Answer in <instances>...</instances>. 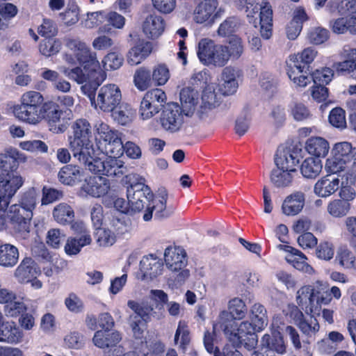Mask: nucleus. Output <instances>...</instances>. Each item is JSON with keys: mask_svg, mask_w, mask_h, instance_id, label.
Wrapping results in <instances>:
<instances>
[{"mask_svg": "<svg viewBox=\"0 0 356 356\" xmlns=\"http://www.w3.org/2000/svg\"><path fill=\"white\" fill-rule=\"evenodd\" d=\"M39 52L45 57L56 55L61 49L60 40L51 38H46L42 40L38 46Z\"/></svg>", "mask_w": 356, "mask_h": 356, "instance_id": "052dcab7", "label": "nucleus"}, {"mask_svg": "<svg viewBox=\"0 0 356 356\" xmlns=\"http://www.w3.org/2000/svg\"><path fill=\"white\" fill-rule=\"evenodd\" d=\"M305 69V66L287 64L288 76L296 88H305L313 81L312 74Z\"/></svg>", "mask_w": 356, "mask_h": 356, "instance_id": "f704fd0d", "label": "nucleus"}, {"mask_svg": "<svg viewBox=\"0 0 356 356\" xmlns=\"http://www.w3.org/2000/svg\"><path fill=\"white\" fill-rule=\"evenodd\" d=\"M184 115L177 104L168 105L161 115V124L162 127L170 133L181 131L184 124Z\"/></svg>", "mask_w": 356, "mask_h": 356, "instance_id": "f3484780", "label": "nucleus"}, {"mask_svg": "<svg viewBox=\"0 0 356 356\" xmlns=\"http://www.w3.org/2000/svg\"><path fill=\"white\" fill-rule=\"evenodd\" d=\"M318 55V51L313 47L304 49L301 52L291 55L289 57L287 64L302 66L301 63L305 65L311 64Z\"/></svg>", "mask_w": 356, "mask_h": 356, "instance_id": "5fc2aeb1", "label": "nucleus"}, {"mask_svg": "<svg viewBox=\"0 0 356 356\" xmlns=\"http://www.w3.org/2000/svg\"><path fill=\"white\" fill-rule=\"evenodd\" d=\"M24 209L17 204L12 205L6 212L5 210L6 224L7 219L9 220L13 229L22 235H26L29 232L30 222L33 217L28 218L24 214L22 210ZM6 225H5V227Z\"/></svg>", "mask_w": 356, "mask_h": 356, "instance_id": "412c9836", "label": "nucleus"}, {"mask_svg": "<svg viewBox=\"0 0 356 356\" xmlns=\"http://www.w3.org/2000/svg\"><path fill=\"white\" fill-rule=\"evenodd\" d=\"M73 135L69 136L68 143L91 141V126L86 119H78L72 125Z\"/></svg>", "mask_w": 356, "mask_h": 356, "instance_id": "4c0bfd02", "label": "nucleus"}, {"mask_svg": "<svg viewBox=\"0 0 356 356\" xmlns=\"http://www.w3.org/2000/svg\"><path fill=\"white\" fill-rule=\"evenodd\" d=\"M44 97L40 92L29 90L22 94L20 97V104L17 106L15 109H22L29 106L44 105Z\"/></svg>", "mask_w": 356, "mask_h": 356, "instance_id": "bf43d9fd", "label": "nucleus"}, {"mask_svg": "<svg viewBox=\"0 0 356 356\" xmlns=\"http://www.w3.org/2000/svg\"><path fill=\"white\" fill-rule=\"evenodd\" d=\"M284 259L287 263L299 271L308 275H313L315 273L314 269L308 264L306 255L298 249L290 254L285 255Z\"/></svg>", "mask_w": 356, "mask_h": 356, "instance_id": "ea45409f", "label": "nucleus"}, {"mask_svg": "<svg viewBox=\"0 0 356 356\" xmlns=\"http://www.w3.org/2000/svg\"><path fill=\"white\" fill-rule=\"evenodd\" d=\"M219 330H222L220 326H218L216 332H214V329L213 328L212 333L209 331L205 332L204 336V344L207 350L210 353H213L214 356H242L241 353L237 350H229V346H226L223 348L222 353H220L216 350L213 345V341L214 337L216 335V333Z\"/></svg>", "mask_w": 356, "mask_h": 356, "instance_id": "c03bdc74", "label": "nucleus"}, {"mask_svg": "<svg viewBox=\"0 0 356 356\" xmlns=\"http://www.w3.org/2000/svg\"><path fill=\"white\" fill-rule=\"evenodd\" d=\"M40 273L35 261L30 257H26L15 269L14 277L19 283H28Z\"/></svg>", "mask_w": 356, "mask_h": 356, "instance_id": "c85d7f7f", "label": "nucleus"}, {"mask_svg": "<svg viewBox=\"0 0 356 356\" xmlns=\"http://www.w3.org/2000/svg\"><path fill=\"white\" fill-rule=\"evenodd\" d=\"M97 134V148L99 156L120 157L124 154L121 133L104 122L95 126Z\"/></svg>", "mask_w": 356, "mask_h": 356, "instance_id": "0eeeda50", "label": "nucleus"}, {"mask_svg": "<svg viewBox=\"0 0 356 356\" xmlns=\"http://www.w3.org/2000/svg\"><path fill=\"white\" fill-rule=\"evenodd\" d=\"M356 8V0H331L326 5V10L331 14L343 16Z\"/></svg>", "mask_w": 356, "mask_h": 356, "instance_id": "6e6d98bb", "label": "nucleus"}, {"mask_svg": "<svg viewBox=\"0 0 356 356\" xmlns=\"http://www.w3.org/2000/svg\"><path fill=\"white\" fill-rule=\"evenodd\" d=\"M11 156L0 154V231L5 229L6 209L24 182V178L16 170L15 158L19 152L16 149H11Z\"/></svg>", "mask_w": 356, "mask_h": 356, "instance_id": "20e7f679", "label": "nucleus"}, {"mask_svg": "<svg viewBox=\"0 0 356 356\" xmlns=\"http://www.w3.org/2000/svg\"><path fill=\"white\" fill-rule=\"evenodd\" d=\"M152 77L155 86H164L170 78L168 67L163 63L156 65L152 69Z\"/></svg>", "mask_w": 356, "mask_h": 356, "instance_id": "0e129e2a", "label": "nucleus"}, {"mask_svg": "<svg viewBox=\"0 0 356 356\" xmlns=\"http://www.w3.org/2000/svg\"><path fill=\"white\" fill-rule=\"evenodd\" d=\"M83 172L76 165H67L63 167L58 172L60 181L67 185H73L83 177Z\"/></svg>", "mask_w": 356, "mask_h": 356, "instance_id": "3c124183", "label": "nucleus"}, {"mask_svg": "<svg viewBox=\"0 0 356 356\" xmlns=\"http://www.w3.org/2000/svg\"><path fill=\"white\" fill-rule=\"evenodd\" d=\"M217 0H203L195 8L193 19L197 24L213 23L220 17L221 8Z\"/></svg>", "mask_w": 356, "mask_h": 356, "instance_id": "aec40b11", "label": "nucleus"}, {"mask_svg": "<svg viewBox=\"0 0 356 356\" xmlns=\"http://www.w3.org/2000/svg\"><path fill=\"white\" fill-rule=\"evenodd\" d=\"M162 273V262L153 254L144 256L140 261V279L149 282Z\"/></svg>", "mask_w": 356, "mask_h": 356, "instance_id": "393cba45", "label": "nucleus"}, {"mask_svg": "<svg viewBox=\"0 0 356 356\" xmlns=\"http://www.w3.org/2000/svg\"><path fill=\"white\" fill-rule=\"evenodd\" d=\"M107 225L116 236L129 233L131 229V220L123 214L113 216Z\"/></svg>", "mask_w": 356, "mask_h": 356, "instance_id": "864d4df0", "label": "nucleus"}, {"mask_svg": "<svg viewBox=\"0 0 356 356\" xmlns=\"http://www.w3.org/2000/svg\"><path fill=\"white\" fill-rule=\"evenodd\" d=\"M67 50L62 54L63 60L68 65L76 66L72 69L63 67L61 72L77 83H83L90 76L102 70L97 54L92 51L86 43L79 38H67L65 40Z\"/></svg>", "mask_w": 356, "mask_h": 356, "instance_id": "f257e3e1", "label": "nucleus"}, {"mask_svg": "<svg viewBox=\"0 0 356 356\" xmlns=\"http://www.w3.org/2000/svg\"><path fill=\"white\" fill-rule=\"evenodd\" d=\"M296 325L302 332L309 337H314L320 328L316 318L313 316L307 319L303 318Z\"/></svg>", "mask_w": 356, "mask_h": 356, "instance_id": "338daca9", "label": "nucleus"}, {"mask_svg": "<svg viewBox=\"0 0 356 356\" xmlns=\"http://www.w3.org/2000/svg\"><path fill=\"white\" fill-rule=\"evenodd\" d=\"M332 296L339 300L341 297L340 289L334 286L329 292L325 284L321 281H317L312 286L301 287L297 292L296 300L298 304L305 310L306 313L318 315L322 305L331 302Z\"/></svg>", "mask_w": 356, "mask_h": 356, "instance_id": "423d86ee", "label": "nucleus"}, {"mask_svg": "<svg viewBox=\"0 0 356 356\" xmlns=\"http://www.w3.org/2000/svg\"><path fill=\"white\" fill-rule=\"evenodd\" d=\"M153 45L151 42L140 40L132 47L127 55V63L132 65H137L145 60L152 53Z\"/></svg>", "mask_w": 356, "mask_h": 356, "instance_id": "7c9ffc66", "label": "nucleus"}, {"mask_svg": "<svg viewBox=\"0 0 356 356\" xmlns=\"http://www.w3.org/2000/svg\"><path fill=\"white\" fill-rule=\"evenodd\" d=\"M180 109L186 117H196L197 107L199 104V92L197 89L186 87L180 92Z\"/></svg>", "mask_w": 356, "mask_h": 356, "instance_id": "a878e982", "label": "nucleus"}, {"mask_svg": "<svg viewBox=\"0 0 356 356\" xmlns=\"http://www.w3.org/2000/svg\"><path fill=\"white\" fill-rule=\"evenodd\" d=\"M123 61L122 55L116 51H110L104 56L102 64L104 70H115L122 65Z\"/></svg>", "mask_w": 356, "mask_h": 356, "instance_id": "69168bd1", "label": "nucleus"}, {"mask_svg": "<svg viewBox=\"0 0 356 356\" xmlns=\"http://www.w3.org/2000/svg\"><path fill=\"white\" fill-rule=\"evenodd\" d=\"M127 197L134 212L142 211L145 206V200L147 201L143 220H150L153 214L155 218L161 219L170 217L174 209L171 206L167 205L168 193L161 191L156 195H153L150 188L143 183L131 184L127 188Z\"/></svg>", "mask_w": 356, "mask_h": 356, "instance_id": "f03ea898", "label": "nucleus"}, {"mask_svg": "<svg viewBox=\"0 0 356 356\" xmlns=\"http://www.w3.org/2000/svg\"><path fill=\"white\" fill-rule=\"evenodd\" d=\"M164 261L169 270L178 273L177 276L178 282H184L189 276V271L184 269L187 264V255L183 248L168 247L164 252Z\"/></svg>", "mask_w": 356, "mask_h": 356, "instance_id": "9b49d317", "label": "nucleus"}, {"mask_svg": "<svg viewBox=\"0 0 356 356\" xmlns=\"http://www.w3.org/2000/svg\"><path fill=\"white\" fill-rule=\"evenodd\" d=\"M339 182V178L327 175L316 182L314 186V193L318 197H327L338 190Z\"/></svg>", "mask_w": 356, "mask_h": 356, "instance_id": "72a5a7b5", "label": "nucleus"}, {"mask_svg": "<svg viewBox=\"0 0 356 356\" xmlns=\"http://www.w3.org/2000/svg\"><path fill=\"white\" fill-rule=\"evenodd\" d=\"M342 60L333 64L336 73L340 75H351L355 77L356 72V48L344 45L339 52Z\"/></svg>", "mask_w": 356, "mask_h": 356, "instance_id": "6ab92c4d", "label": "nucleus"}, {"mask_svg": "<svg viewBox=\"0 0 356 356\" xmlns=\"http://www.w3.org/2000/svg\"><path fill=\"white\" fill-rule=\"evenodd\" d=\"M202 103L196 115L200 120H208L213 117V111L220 103V96L216 92L214 84L207 85L202 91Z\"/></svg>", "mask_w": 356, "mask_h": 356, "instance_id": "2eb2a0df", "label": "nucleus"}, {"mask_svg": "<svg viewBox=\"0 0 356 356\" xmlns=\"http://www.w3.org/2000/svg\"><path fill=\"white\" fill-rule=\"evenodd\" d=\"M335 261L344 268L356 270V254L346 248L338 249Z\"/></svg>", "mask_w": 356, "mask_h": 356, "instance_id": "13d9d810", "label": "nucleus"}, {"mask_svg": "<svg viewBox=\"0 0 356 356\" xmlns=\"http://www.w3.org/2000/svg\"><path fill=\"white\" fill-rule=\"evenodd\" d=\"M223 331L227 339L232 344L229 350H236L235 348L243 346L247 349L254 348L258 342L257 331L248 321H244L240 323L231 322L220 327Z\"/></svg>", "mask_w": 356, "mask_h": 356, "instance_id": "6e6552de", "label": "nucleus"}, {"mask_svg": "<svg viewBox=\"0 0 356 356\" xmlns=\"http://www.w3.org/2000/svg\"><path fill=\"white\" fill-rule=\"evenodd\" d=\"M330 148L329 142L319 136L311 137L305 143V149L308 154L316 158H325L327 156Z\"/></svg>", "mask_w": 356, "mask_h": 356, "instance_id": "e433bc0d", "label": "nucleus"}, {"mask_svg": "<svg viewBox=\"0 0 356 356\" xmlns=\"http://www.w3.org/2000/svg\"><path fill=\"white\" fill-rule=\"evenodd\" d=\"M38 196V193L33 188L29 189L21 195L19 204H17L24 209L22 211L27 218L33 217V211L35 208Z\"/></svg>", "mask_w": 356, "mask_h": 356, "instance_id": "de8ad7c7", "label": "nucleus"}, {"mask_svg": "<svg viewBox=\"0 0 356 356\" xmlns=\"http://www.w3.org/2000/svg\"><path fill=\"white\" fill-rule=\"evenodd\" d=\"M122 340L121 334L118 331L109 332V330H98L92 338L94 345L99 348H107L109 347H116Z\"/></svg>", "mask_w": 356, "mask_h": 356, "instance_id": "c9c22d12", "label": "nucleus"}, {"mask_svg": "<svg viewBox=\"0 0 356 356\" xmlns=\"http://www.w3.org/2000/svg\"><path fill=\"white\" fill-rule=\"evenodd\" d=\"M135 117V109L131 105L126 103L120 104L113 113L114 120L122 126L131 124Z\"/></svg>", "mask_w": 356, "mask_h": 356, "instance_id": "8fccbe9b", "label": "nucleus"}, {"mask_svg": "<svg viewBox=\"0 0 356 356\" xmlns=\"http://www.w3.org/2000/svg\"><path fill=\"white\" fill-rule=\"evenodd\" d=\"M305 204V195L300 191L294 192L284 200L282 213L286 216H295L302 211Z\"/></svg>", "mask_w": 356, "mask_h": 356, "instance_id": "bb28decb", "label": "nucleus"}, {"mask_svg": "<svg viewBox=\"0 0 356 356\" xmlns=\"http://www.w3.org/2000/svg\"><path fill=\"white\" fill-rule=\"evenodd\" d=\"M19 260L18 249L10 243L0 245V266L12 268Z\"/></svg>", "mask_w": 356, "mask_h": 356, "instance_id": "a18cd8bd", "label": "nucleus"}, {"mask_svg": "<svg viewBox=\"0 0 356 356\" xmlns=\"http://www.w3.org/2000/svg\"><path fill=\"white\" fill-rule=\"evenodd\" d=\"M142 29L147 38L155 39L163 33L165 22L162 17L156 14H150L145 19Z\"/></svg>", "mask_w": 356, "mask_h": 356, "instance_id": "473e14b6", "label": "nucleus"}, {"mask_svg": "<svg viewBox=\"0 0 356 356\" xmlns=\"http://www.w3.org/2000/svg\"><path fill=\"white\" fill-rule=\"evenodd\" d=\"M322 168L321 160L314 157H307L300 165V172L305 178L315 179L321 174Z\"/></svg>", "mask_w": 356, "mask_h": 356, "instance_id": "09e8293b", "label": "nucleus"}, {"mask_svg": "<svg viewBox=\"0 0 356 356\" xmlns=\"http://www.w3.org/2000/svg\"><path fill=\"white\" fill-rule=\"evenodd\" d=\"M106 19V13L104 11L88 13L82 20L81 24L86 29H94L101 25Z\"/></svg>", "mask_w": 356, "mask_h": 356, "instance_id": "774afa93", "label": "nucleus"}, {"mask_svg": "<svg viewBox=\"0 0 356 356\" xmlns=\"http://www.w3.org/2000/svg\"><path fill=\"white\" fill-rule=\"evenodd\" d=\"M22 338V332L16 327L14 322L2 323L0 325V341L18 343Z\"/></svg>", "mask_w": 356, "mask_h": 356, "instance_id": "37998d69", "label": "nucleus"}, {"mask_svg": "<svg viewBox=\"0 0 356 356\" xmlns=\"http://www.w3.org/2000/svg\"><path fill=\"white\" fill-rule=\"evenodd\" d=\"M44 104L15 109V116L21 121L31 125H38L44 120Z\"/></svg>", "mask_w": 356, "mask_h": 356, "instance_id": "2f4dec72", "label": "nucleus"}, {"mask_svg": "<svg viewBox=\"0 0 356 356\" xmlns=\"http://www.w3.org/2000/svg\"><path fill=\"white\" fill-rule=\"evenodd\" d=\"M350 208V204H347L346 202L339 199H332L328 202L326 211L330 217L339 219L346 216L349 213Z\"/></svg>", "mask_w": 356, "mask_h": 356, "instance_id": "603ef678", "label": "nucleus"}, {"mask_svg": "<svg viewBox=\"0 0 356 356\" xmlns=\"http://www.w3.org/2000/svg\"><path fill=\"white\" fill-rule=\"evenodd\" d=\"M228 309L222 310L220 312L216 321L213 323L214 332L218 326L222 327L231 322H234V319L243 318L247 313L245 303L239 298H234L228 302Z\"/></svg>", "mask_w": 356, "mask_h": 356, "instance_id": "4468645a", "label": "nucleus"}, {"mask_svg": "<svg viewBox=\"0 0 356 356\" xmlns=\"http://www.w3.org/2000/svg\"><path fill=\"white\" fill-rule=\"evenodd\" d=\"M244 51L242 39L234 35L222 44L215 42L209 38L200 40L197 48V55L200 61L207 66L222 67L229 60H237Z\"/></svg>", "mask_w": 356, "mask_h": 356, "instance_id": "7ed1b4c3", "label": "nucleus"}, {"mask_svg": "<svg viewBox=\"0 0 356 356\" xmlns=\"http://www.w3.org/2000/svg\"><path fill=\"white\" fill-rule=\"evenodd\" d=\"M238 72L231 66L225 67L221 73L219 81L220 90L224 95H230L235 93L238 87Z\"/></svg>", "mask_w": 356, "mask_h": 356, "instance_id": "c756f323", "label": "nucleus"}, {"mask_svg": "<svg viewBox=\"0 0 356 356\" xmlns=\"http://www.w3.org/2000/svg\"><path fill=\"white\" fill-rule=\"evenodd\" d=\"M280 330L278 320L274 318L271 325L270 334H265L261 338V343L262 346L279 354H283L286 352V345Z\"/></svg>", "mask_w": 356, "mask_h": 356, "instance_id": "b1692460", "label": "nucleus"}, {"mask_svg": "<svg viewBox=\"0 0 356 356\" xmlns=\"http://www.w3.org/2000/svg\"><path fill=\"white\" fill-rule=\"evenodd\" d=\"M18 10L13 3L0 4V30L8 27L10 20L17 14Z\"/></svg>", "mask_w": 356, "mask_h": 356, "instance_id": "e2e57ef3", "label": "nucleus"}, {"mask_svg": "<svg viewBox=\"0 0 356 356\" xmlns=\"http://www.w3.org/2000/svg\"><path fill=\"white\" fill-rule=\"evenodd\" d=\"M106 77V73L100 70L96 74L90 76L88 81L82 83L81 89L83 93L88 97L92 106L96 110L110 113L120 104L122 94L118 85L108 83L102 86L95 95V92L104 81Z\"/></svg>", "mask_w": 356, "mask_h": 356, "instance_id": "39448f33", "label": "nucleus"}, {"mask_svg": "<svg viewBox=\"0 0 356 356\" xmlns=\"http://www.w3.org/2000/svg\"><path fill=\"white\" fill-rule=\"evenodd\" d=\"M95 237L97 245L103 248L112 246L117 238L115 234L107 225L97 228L95 232Z\"/></svg>", "mask_w": 356, "mask_h": 356, "instance_id": "4d7b16f0", "label": "nucleus"}, {"mask_svg": "<svg viewBox=\"0 0 356 356\" xmlns=\"http://www.w3.org/2000/svg\"><path fill=\"white\" fill-rule=\"evenodd\" d=\"M245 12L254 27L259 26L260 33L264 39H268L272 35L273 11L268 3L261 6L251 2L247 3Z\"/></svg>", "mask_w": 356, "mask_h": 356, "instance_id": "9d476101", "label": "nucleus"}, {"mask_svg": "<svg viewBox=\"0 0 356 356\" xmlns=\"http://www.w3.org/2000/svg\"><path fill=\"white\" fill-rule=\"evenodd\" d=\"M249 318L252 326L257 332L263 330L268 325L267 311L260 303H255L251 307Z\"/></svg>", "mask_w": 356, "mask_h": 356, "instance_id": "a19ab883", "label": "nucleus"}, {"mask_svg": "<svg viewBox=\"0 0 356 356\" xmlns=\"http://www.w3.org/2000/svg\"><path fill=\"white\" fill-rule=\"evenodd\" d=\"M91 242L90 232H84L76 237H69L64 247L65 252L69 256L76 255L83 247L90 245Z\"/></svg>", "mask_w": 356, "mask_h": 356, "instance_id": "79ce46f5", "label": "nucleus"}, {"mask_svg": "<svg viewBox=\"0 0 356 356\" xmlns=\"http://www.w3.org/2000/svg\"><path fill=\"white\" fill-rule=\"evenodd\" d=\"M296 174L297 170L275 168L271 171L270 181L277 188H287L291 186Z\"/></svg>", "mask_w": 356, "mask_h": 356, "instance_id": "58836bf2", "label": "nucleus"}, {"mask_svg": "<svg viewBox=\"0 0 356 356\" xmlns=\"http://www.w3.org/2000/svg\"><path fill=\"white\" fill-rule=\"evenodd\" d=\"M44 120L47 121L49 130L55 134L63 133L67 126L61 122L63 111L59 106L53 102L44 103Z\"/></svg>", "mask_w": 356, "mask_h": 356, "instance_id": "5701e85b", "label": "nucleus"}, {"mask_svg": "<svg viewBox=\"0 0 356 356\" xmlns=\"http://www.w3.org/2000/svg\"><path fill=\"white\" fill-rule=\"evenodd\" d=\"M134 82L138 90L144 91L152 85V73L145 67H140L135 72Z\"/></svg>", "mask_w": 356, "mask_h": 356, "instance_id": "680f3d73", "label": "nucleus"}, {"mask_svg": "<svg viewBox=\"0 0 356 356\" xmlns=\"http://www.w3.org/2000/svg\"><path fill=\"white\" fill-rule=\"evenodd\" d=\"M355 155V149L350 143L343 141L334 143L325 160V171L330 174H337L344 171Z\"/></svg>", "mask_w": 356, "mask_h": 356, "instance_id": "1a4fd4ad", "label": "nucleus"}, {"mask_svg": "<svg viewBox=\"0 0 356 356\" xmlns=\"http://www.w3.org/2000/svg\"><path fill=\"white\" fill-rule=\"evenodd\" d=\"M69 147L71 149L73 156L76 159L79 163L83 164L89 170L90 165H94L96 160H99L101 156L93 148L92 141H83L81 143H69Z\"/></svg>", "mask_w": 356, "mask_h": 356, "instance_id": "dca6fc26", "label": "nucleus"}, {"mask_svg": "<svg viewBox=\"0 0 356 356\" xmlns=\"http://www.w3.org/2000/svg\"><path fill=\"white\" fill-rule=\"evenodd\" d=\"M299 163L297 152L288 147H280L275 156V168L296 170Z\"/></svg>", "mask_w": 356, "mask_h": 356, "instance_id": "cd10ccee", "label": "nucleus"}, {"mask_svg": "<svg viewBox=\"0 0 356 356\" xmlns=\"http://www.w3.org/2000/svg\"><path fill=\"white\" fill-rule=\"evenodd\" d=\"M52 215L55 221L62 225H70L74 219L73 208L65 202L57 204L53 210Z\"/></svg>", "mask_w": 356, "mask_h": 356, "instance_id": "49530a36", "label": "nucleus"}, {"mask_svg": "<svg viewBox=\"0 0 356 356\" xmlns=\"http://www.w3.org/2000/svg\"><path fill=\"white\" fill-rule=\"evenodd\" d=\"M119 157L108 156L105 160L101 157L96 160L94 165H90V171L106 176H120L126 173L127 167Z\"/></svg>", "mask_w": 356, "mask_h": 356, "instance_id": "a211bd4d", "label": "nucleus"}, {"mask_svg": "<svg viewBox=\"0 0 356 356\" xmlns=\"http://www.w3.org/2000/svg\"><path fill=\"white\" fill-rule=\"evenodd\" d=\"M127 306L134 312V314H131L129 317V327L134 337L140 339L145 330L143 321H150L151 312L154 308L152 305H145L144 302H138L134 300H129Z\"/></svg>", "mask_w": 356, "mask_h": 356, "instance_id": "f8f14e48", "label": "nucleus"}, {"mask_svg": "<svg viewBox=\"0 0 356 356\" xmlns=\"http://www.w3.org/2000/svg\"><path fill=\"white\" fill-rule=\"evenodd\" d=\"M166 100L164 91L160 88L149 90L144 95L139 107V117L143 120H148L156 115L161 109V104Z\"/></svg>", "mask_w": 356, "mask_h": 356, "instance_id": "ddd939ff", "label": "nucleus"}, {"mask_svg": "<svg viewBox=\"0 0 356 356\" xmlns=\"http://www.w3.org/2000/svg\"><path fill=\"white\" fill-rule=\"evenodd\" d=\"M109 190L108 179L102 176H92L86 179L81 188V193L96 198L104 196Z\"/></svg>", "mask_w": 356, "mask_h": 356, "instance_id": "4be33fe9", "label": "nucleus"}]
</instances>
